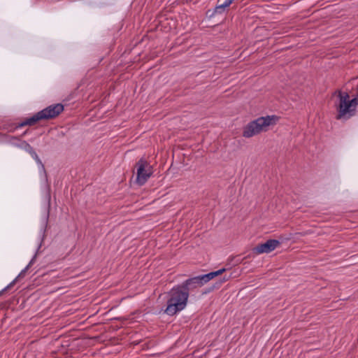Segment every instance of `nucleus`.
Segmentation results:
<instances>
[{
    "mask_svg": "<svg viewBox=\"0 0 358 358\" xmlns=\"http://www.w3.org/2000/svg\"><path fill=\"white\" fill-rule=\"evenodd\" d=\"M189 294L184 291L180 285L173 287L169 292V299L165 313L169 315H173L183 310L188 300Z\"/></svg>",
    "mask_w": 358,
    "mask_h": 358,
    "instance_id": "1",
    "label": "nucleus"
},
{
    "mask_svg": "<svg viewBox=\"0 0 358 358\" xmlns=\"http://www.w3.org/2000/svg\"><path fill=\"white\" fill-rule=\"evenodd\" d=\"M279 117L276 115H267L259 117L249 124L243 129V136L245 138H251L262 132L266 131L270 126L275 125Z\"/></svg>",
    "mask_w": 358,
    "mask_h": 358,
    "instance_id": "2",
    "label": "nucleus"
},
{
    "mask_svg": "<svg viewBox=\"0 0 358 358\" xmlns=\"http://www.w3.org/2000/svg\"><path fill=\"white\" fill-rule=\"evenodd\" d=\"M338 101L336 103L338 112L336 119L348 120L355 114L356 107L358 105V99L354 98L350 99V96L346 92H338Z\"/></svg>",
    "mask_w": 358,
    "mask_h": 358,
    "instance_id": "3",
    "label": "nucleus"
},
{
    "mask_svg": "<svg viewBox=\"0 0 358 358\" xmlns=\"http://www.w3.org/2000/svg\"><path fill=\"white\" fill-rule=\"evenodd\" d=\"M225 271V268H221L218 271L210 272L206 275H199L194 278H189L185 280L180 286L182 287L184 291L187 292V293L189 294V292L193 291L194 289L198 287H202L204 284L208 282L211 279L222 274Z\"/></svg>",
    "mask_w": 358,
    "mask_h": 358,
    "instance_id": "4",
    "label": "nucleus"
},
{
    "mask_svg": "<svg viewBox=\"0 0 358 358\" xmlns=\"http://www.w3.org/2000/svg\"><path fill=\"white\" fill-rule=\"evenodd\" d=\"M136 166L137 169L136 182L138 185H143L152 174L151 167L144 159L139 160Z\"/></svg>",
    "mask_w": 358,
    "mask_h": 358,
    "instance_id": "5",
    "label": "nucleus"
},
{
    "mask_svg": "<svg viewBox=\"0 0 358 358\" xmlns=\"http://www.w3.org/2000/svg\"><path fill=\"white\" fill-rule=\"evenodd\" d=\"M64 110V106L61 103L51 105L40 111L43 120L52 119L58 116Z\"/></svg>",
    "mask_w": 358,
    "mask_h": 358,
    "instance_id": "6",
    "label": "nucleus"
},
{
    "mask_svg": "<svg viewBox=\"0 0 358 358\" xmlns=\"http://www.w3.org/2000/svg\"><path fill=\"white\" fill-rule=\"evenodd\" d=\"M280 244V243L278 240L270 239L266 243L256 246L253 249V252L257 255L262 253H269L278 248Z\"/></svg>",
    "mask_w": 358,
    "mask_h": 358,
    "instance_id": "7",
    "label": "nucleus"
},
{
    "mask_svg": "<svg viewBox=\"0 0 358 358\" xmlns=\"http://www.w3.org/2000/svg\"><path fill=\"white\" fill-rule=\"evenodd\" d=\"M24 151L29 156L30 159L33 160L34 166L40 172H43L44 171V166L35 150L29 144H24Z\"/></svg>",
    "mask_w": 358,
    "mask_h": 358,
    "instance_id": "8",
    "label": "nucleus"
},
{
    "mask_svg": "<svg viewBox=\"0 0 358 358\" xmlns=\"http://www.w3.org/2000/svg\"><path fill=\"white\" fill-rule=\"evenodd\" d=\"M42 120H43V119L42 118V116L39 111L37 113L34 114L32 117H27V118L24 119V126H25V125L33 126V125L36 124L38 122H39L40 121H42Z\"/></svg>",
    "mask_w": 358,
    "mask_h": 358,
    "instance_id": "9",
    "label": "nucleus"
},
{
    "mask_svg": "<svg viewBox=\"0 0 358 358\" xmlns=\"http://www.w3.org/2000/svg\"><path fill=\"white\" fill-rule=\"evenodd\" d=\"M233 1L234 0H226L223 3H219L215 7V13H222Z\"/></svg>",
    "mask_w": 358,
    "mask_h": 358,
    "instance_id": "10",
    "label": "nucleus"
},
{
    "mask_svg": "<svg viewBox=\"0 0 358 358\" xmlns=\"http://www.w3.org/2000/svg\"><path fill=\"white\" fill-rule=\"evenodd\" d=\"M10 143L15 146L20 147L22 143L21 139L15 138L10 141Z\"/></svg>",
    "mask_w": 358,
    "mask_h": 358,
    "instance_id": "11",
    "label": "nucleus"
},
{
    "mask_svg": "<svg viewBox=\"0 0 358 358\" xmlns=\"http://www.w3.org/2000/svg\"><path fill=\"white\" fill-rule=\"evenodd\" d=\"M22 273V272H20V273H19L18 276L17 277V278H16L15 280H14L13 282H10V284L6 287H5V288L2 290V292H3V291H5V290H6V289H10V287H11L15 284V281H16L18 278H20V276H21Z\"/></svg>",
    "mask_w": 358,
    "mask_h": 358,
    "instance_id": "12",
    "label": "nucleus"
},
{
    "mask_svg": "<svg viewBox=\"0 0 358 358\" xmlns=\"http://www.w3.org/2000/svg\"><path fill=\"white\" fill-rule=\"evenodd\" d=\"M224 280H229V278H224Z\"/></svg>",
    "mask_w": 358,
    "mask_h": 358,
    "instance_id": "13",
    "label": "nucleus"
},
{
    "mask_svg": "<svg viewBox=\"0 0 358 358\" xmlns=\"http://www.w3.org/2000/svg\"><path fill=\"white\" fill-rule=\"evenodd\" d=\"M19 126L20 127L22 126V123L19 124Z\"/></svg>",
    "mask_w": 358,
    "mask_h": 358,
    "instance_id": "14",
    "label": "nucleus"
}]
</instances>
